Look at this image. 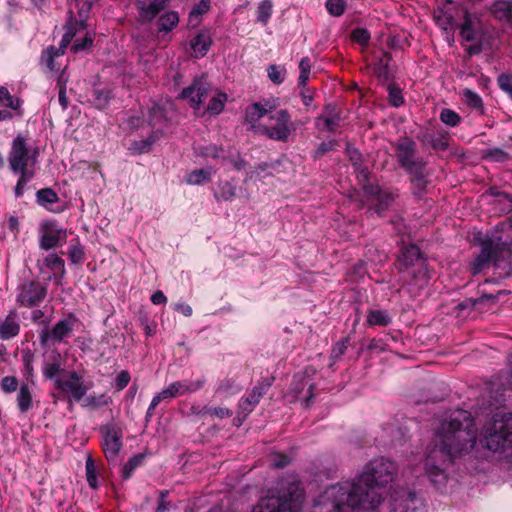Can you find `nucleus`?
I'll use <instances>...</instances> for the list:
<instances>
[{
  "mask_svg": "<svg viewBox=\"0 0 512 512\" xmlns=\"http://www.w3.org/2000/svg\"><path fill=\"white\" fill-rule=\"evenodd\" d=\"M86 478L89 486L93 489H96L98 486L97 471L94 460L91 456H88L86 460Z\"/></svg>",
  "mask_w": 512,
  "mask_h": 512,
  "instance_id": "obj_43",
  "label": "nucleus"
},
{
  "mask_svg": "<svg viewBox=\"0 0 512 512\" xmlns=\"http://www.w3.org/2000/svg\"><path fill=\"white\" fill-rule=\"evenodd\" d=\"M0 105L18 110L20 108V100L14 98L7 88L0 86Z\"/></svg>",
  "mask_w": 512,
  "mask_h": 512,
  "instance_id": "obj_40",
  "label": "nucleus"
},
{
  "mask_svg": "<svg viewBox=\"0 0 512 512\" xmlns=\"http://www.w3.org/2000/svg\"><path fill=\"white\" fill-rule=\"evenodd\" d=\"M206 380L204 377L196 380V381H182V382H173L167 388L161 391V396L164 400H168L179 395H184L186 393H192L200 390Z\"/></svg>",
  "mask_w": 512,
  "mask_h": 512,
  "instance_id": "obj_18",
  "label": "nucleus"
},
{
  "mask_svg": "<svg viewBox=\"0 0 512 512\" xmlns=\"http://www.w3.org/2000/svg\"><path fill=\"white\" fill-rule=\"evenodd\" d=\"M93 44V38L91 35L87 34L83 39L76 40L71 47V51L74 53H78L80 51H84L87 48L91 47Z\"/></svg>",
  "mask_w": 512,
  "mask_h": 512,
  "instance_id": "obj_54",
  "label": "nucleus"
},
{
  "mask_svg": "<svg viewBox=\"0 0 512 512\" xmlns=\"http://www.w3.org/2000/svg\"><path fill=\"white\" fill-rule=\"evenodd\" d=\"M211 44V38L206 32H200L191 41V48L201 56L205 55Z\"/></svg>",
  "mask_w": 512,
  "mask_h": 512,
  "instance_id": "obj_30",
  "label": "nucleus"
},
{
  "mask_svg": "<svg viewBox=\"0 0 512 512\" xmlns=\"http://www.w3.org/2000/svg\"><path fill=\"white\" fill-rule=\"evenodd\" d=\"M103 435V451L108 461L116 460L122 447V431L115 425L107 424L101 427Z\"/></svg>",
  "mask_w": 512,
  "mask_h": 512,
  "instance_id": "obj_11",
  "label": "nucleus"
},
{
  "mask_svg": "<svg viewBox=\"0 0 512 512\" xmlns=\"http://www.w3.org/2000/svg\"><path fill=\"white\" fill-rule=\"evenodd\" d=\"M345 0H327L326 1V9L327 11L335 17H339L344 13L345 10Z\"/></svg>",
  "mask_w": 512,
  "mask_h": 512,
  "instance_id": "obj_46",
  "label": "nucleus"
},
{
  "mask_svg": "<svg viewBox=\"0 0 512 512\" xmlns=\"http://www.w3.org/2000/svg\"><path fill=\"white\" fill-rule=\"evenodd\" d=\"M62 370V357L61 355L53 351L51 361L45 363L43 368V374L46 378L52 379Z\"/></svg>",
  "mask_w": 512,
  "mask_h": 512,
  "instance_id": "obj_29",
  "label": "nucleus"
},
{
  "mask_svg": "<svg viewBox=\"0 0 512 512\" xmlns=\"http://www.w3.org/2000/svg\"><path fill=\"white\" fill-rule=\"evenodd\" d=\"M272 109L273 106H268V103H266L265 105H262L260 103H254L246 109V122L251 124L252 127H255L257 122Z\"/></svg>",
  "mask_w": 512,
  "mask_h": 512,
  "instance_id": "obj_27",
  "label": "nucleus"
},
{
  "mask_svg": "<svg viewBox=\"0 0 512 512\" xmlns=\"http://www.w3.org/2000/svg\"><path fill=\"white\" fill-rule=\"evenodd\" d=\"M465 11V8L449 1L434 12V20L439 27L448 30L456 24V19L462 17Z\"/></svg>",
  "mask_w": 512,
  "mask_h": 512,
  "instance_id": "obj_16",
  "label": "nucleus"
},
{
  "mask_svg": "<svg viewBox=\"0 0 512 512\" xmlns=\"http://www.w3.org/2000/svg\"><path fill=\"white\" fill-rule=\"evenodd\" d=\"M210 9V0H201L195 5L189 14V24L196 26L198 24V18L202 14H205Z\"/></svg>",
  "mask_w": 512,
  "mask_h": 512,
  "instance_id": "obj_35",
  "label": "nucleus"
},
{
  "mask_svg": "<svg viewBox=\"0 0 512 512\" xmlns=\"http://www.w3.org/2000/svg\"><path fill=\"white\" fill-rule=\"evenodd\" d=\"M273 3L271 0H263L257 7V21L262 25H267L272 15Z\"/></svg>",
  "mask_w": 512,
  "mask_h": 512,
  "instance_id": "obj_34",
  "label": "nucleus"
},
{
  "mask_svg": "<svg viewBox=\"0 0 512 512\" xmlns=\"http://www.w3.org/2000/svg\"><path fill=\"white\" fill-rule=\"evenodd\" d=\"M267 71L268 77L273 83L281 84L284 81L285 68L273 64L268 67Z\"/></svg>",
  "mask_w": 512,
  "mask_h": 512,
  "instance_id": "obj_45",
  "label": "nucleus"
},
{
  "mask_svg": "<svg viewBox=\"0 0 512 512\" xmlns=\"http://www.w3.org/2000/svg\"><path fill=\"white\" fill-rule=\"evenodd\" d=\"M109 91L96 90L95 91V104L98 108H105L109 102Z\"/></svg>",
  "mask_w": 512,
  "mask_h": 512,
  "instance_id": "obj_60",
  "label": "nucleus"
},
{
  "mask_svg": "<svg viewBox=\"0 0 512 512\" xmlns=\"http://www.w3.org/2000/svg\"><path fill=\"white\" fill-rule=\"evenodd\" d=\"M72 35V32H69L67 35H63L59 48L50 46L43 51L41 61L50 71L59 69L55 64V58L60 57L65 53L66 48L72 41Z\"/></svg>",
  "mask_w": 512,
  "mask_h": 512,
  "instance_id": "obj_21",
  "label": "nucleus"
},
{
  "mask_svg": "<svg viewBox=\"0 0 512 512\" xmlns=\"http://www.w3.org/2000/svg\"><path fill=\"white\" fill-rule=\"evenodd\" d=\"M489 10L496 19L512 24V0H495Z\"/></svg>",
  "mask_w": 512,
  "mask_h": 512,
  "instance_id": "obj_25",
  "label": "nucleus"
},
{
  "mask_svg": "<svg viewBox=\"0 0 512 512\" xmlns=\"http://www.w3.org/2000/svg\"><path fill=\"white\" fill-rule=\"evenodd\" d=\"M46 288L39 282L29 281L20 287L17 301L25 307L37 306L44 300Z\"/></svg>",
  "mask_w": 512,
  "mask_h": 512,
  "instance_id": "obj_14",
  "label": "nucleus"
},
{
  "mask_svg": "<svg viewBox=\"0 0 512 512\" xmlns=\"http://www.w3.org/2000/svg\"><path fill=\"white\" fill-rule=\"evenodd\" d=\"M9 166L14 173L34 172L30 168V162L34 164L35 156L29 155L26 139L18 135L12 142L8 156Z\"/></svg>",
  "mask_w": 512,
  "mask_h": 512,
  "instance_id": "obj_9",
  "label": "nucleus"
},
{
  "mask_svg": "<svg viewBox=\"0 0 512 512\" xmlns=\"http://www.w3.org/2000/svg\"><path fill=\"white\" fill-rule=\"evenodd\" d=\"M462 17L464 18V23L460 27V34L464 40L472 41L475 39L474 20L467 11L464 12Z\"/></svg>",
  "mask_w": 512,
  "mask_h": 512,
  "instance_id": "obj_32",
  "label": "nucleus"
},
{
  "mask_svg": "<svg viewBox=\"0 0 512 512\" xmlns=\"http://www.w3.org/2000/svg\"><path fill=\"white\" fill-rule=\"evenodd\" d=\"M87 24H86V21L85 19H80V20H74V21H70L67 25H66V31L64 33V35H67L69 32H72V39L74 38V36L81 30H84L86 28Z\"/></svg>",
  "mask_w": 512,
  "mask_h": 512,
  "instance_id": "obj_55",
  "label": "nucleus"
},
{
  "mask_svg": "<svg viewBox=\"0 0 512 512\" xmlns=\"http://www.w3.org/2000/svg\"><path fill=\"white\" fill-rule=\"evenodd\" d=\"M367 321L370 325L387 326L390 324L391 318L386 311L373 310L369 312Z\"/></svg>",
  "mask_w": 512,
  "mask_h": 512,
  "instance_id": "obj_37",
  "label": "nucleus"
},
{
  "mask_svg": "<svg viewBox=\"0 0 512 512\" xmlns=\"http://www.w3.org/2000/svg\"><path fill=\"white\" fill-rule=\"evenodd\" d=\"M19 332V325L16 321V315H9L3 323L0 324V338L10 339Z\"/></svg>",
  "mask_w": 512,
  "mask_h": 512,
  "instance_id": "obj_28",
  "label": "nucleus"
},
{
  "mask_svg": "<svg viewBox=\"0 0 512 512\" xmlns=\"http://www.w3.org/2000/svg\"><path fill=\"white\" fill-rule=\"evenodd\" d=\"M149 111V118L152 125H155L164 118L163 109L157 104H153Z\"/></svg>",
  "mask_w": 512,
  "mask_h": 512,
  "instance_id": "obj_63",
  "label": "nucleus"
},
{
  "mask_svg": "<svg viewBox=\"0 0 512 512\" xmlns=\"http://www.w3.org/2000/svg\"><path fill=\"white\" fill-rule=\"evenodd\" d=\"M17 386L18 380L14 376H6L1 381V387L7 393L15 391L17 389Z\"/></svg>",
  "mask_w": 512,
  "mask_h": 512,
  "instance_id": "obj_61",
  "label": "nucleus"
},
{
  "mask_svg": "<svg viewBox=\"0 0 512 512\" xmlns=\"http://www.w3.org/2000/svg\"><path fill=\"white\" fill-rule=\"evenodd\" d=\"M497 82L499 87L512 99V77L507 74H501L498 76Z\"/></svg>",
  "mask_w": 512,
  "mask_h": 512,
  "instance_id": "obj_58",
  "label": "nucleus"
},
{
  "mask_svg": "<svg viewBox=\"0 0 512 512\" xmlns=\"http://www.w3.org/2000/svg\"><path fill=\"white\" fill-rule=\"evenodd\" d=\"M400 262L408 269V274L415 280V284L423 287L429 280L428 270L424 266L420 249L411 245L405 248L399 258Z\"/></svg>",
  "mask_w": 512,
  "mask_h": 512,
  "instance_id": "obj_7",
  "label": "nucleus"
},
{
  "mask_svg": "<svg viewBox=\"0 0 512 512\" xmlns=\"http://www.w3.org/2000/svg\"><path fill=\"white\" fill-rule=\"evenodd\" d=\"M395 156L399 165L413 176V183L423 188L425 186V166L426 163L417 156V145L409 137H402L393 143Z\"/></svg>",
  "mask_w": 512,
  "mask_h": 512,
  "instance_id": "obj_5",
  "label": "nucleus"
},
{
  "mask_svg": "<svg viewBox=\"0 0 512 512\" xmlns=\"http://www.w3.org/2000/svg\"><path fill=\"white\" fill-rule=\"evenodd\" d=\"M485 157L495 162H504L509 159L508 154L499 148L487 150Z\"/></svg>",
  "mask_w": 512,
  "mask_h": 512,
  "instance_id": "obj_56",
  "label": "nucleus"
},
{
  "mask_svg": "<svg viewBox=\"0 0 512 512\" xmlns=\"http://www.w3.org/2000/svg\"><path fill=\"white\" fill-rule=\"evenodd\" d=\"M273 378H267L255 386L249 395L242 398L239 402V409L247 416L253 408L259 403L260 399L272 385Z\"/></svg>",
  "mask_w": 512,
  "mask_h": 512,
  "instance_id": "obj_19",
  "label": "nucleus"
},
{
  "mask_svg": "<svg viewBox=\"0 0 512 512\" xmlns=\"http://www.w3.org/2000/svg\"><path fill=\"white\" fill-rule=\"evenodd\" d=\"M392 512H422V501L415 492L403 490L397 492L392 500Z\"/></svg>",
  "mask_w": 512,
  "mask_h": 512,
  "instance_id": "obj_15",
  "label": "nucleus"
},
{
  "mask_svg": "<svg viewBox=\"0 0 512 512\" xmlns=\"http://www.w3.org/2000/svg\"><path fill=\"white\" fill-rule=\"evenodd\" d=\"M300 75L298 79V84L301 87H305L307 81L309 79L310 70H311V61L308 57H304L301 59L299 63Z\"/></svg>",
  "mask_w": 512,
  "mask_h": 512,
  "instance_id": "obj_42",
  "label": "nucleus"
},
{
  "mask_svg": "<svg viewBox=\"0 0 512 512\" xmlns=\"http://www.w3.org/2000/svg\"><path fill=\"white\" fill-rule=\"evenodd\" d=\"M270 119L275 120V124L271 126H261V133L273 140L283 142L287 141L292 131V124L288 111L279 110L275 115L271 116Z\"/></svg>",
  "mask_w": 512,
  "mask_h": 512,
  "instance_id": "obj_10",
  "label": "nucleus"
},
{
  "mask_svg": "<svg viewBox=\"0 0 512 512\" xmlns=\"http://www.w3.org/2000/svg\"><path fill=\"white\" fill-rule=\"evenodd\" d=\"M349 343V338H343L342 340L338 341L331 351V358L333 360L339 359L347 350Z\"/></svg>",
  "mask_w": 512,
  "mask_h": 512,
  "instance_id": "obj_53",
  "label": "nucleus"
},
{
  "mask_svg": "<svg viewBox=\"0 0 512 512\" xmlns=\"http://www.w3.org/2000/svg\"><path fill=\"white\" fill-rule=\"evenodd\" d=\"M512 254V242L501 240V238H487L482 242L480 254L472 264V273L478 274L483 269L494 263L500 266L501 262L507 261Z\"/></svg>",
  "mask_w": 512,
  "mask_h": 512,
  "instance_id": "obj_6",
  "label": "nucleus"
},
{
  "mask_svg": "<svg viewBox=\"0 0 512 512\" xmlns=\"http://www.w3.org/2000/svg\"><path fill=\"white\" fill-rule=\"evenodd\" d=\"M352 39L359 44L365 45L370 39V34L366 29L357 28L352 32Z\"/></svg>",
  "mask_w": 512,
  "mask_h": 512,
  "instance_id": "obj_59",
  "label": "nucleus"
},
{
  "mask_svg": "<svg viewBox=\"0 0 512 512\" xmlns=\"http://www.w3.org/2000/svg\"><path fill=\"white\" fill-rule=\"evenodd\" d=\"M506 294L505 290H500L496 294H485L479 298H468L458 304L460 310L474 309L485 303H495L500 295Z\"/></svg>",
  "mask_w": 512,
  "mask_h": 512,
  "instance_id": "obj_26",
  "label": "nucleus"
},
{
  "mask_svg": "<svg viewBox=\"0 0 512 512\" xmlns=\"http://www.w3.org/2000/svg\"><path fill=\"white\" fill-rule=\"evenodd\" d=\"M168 0H142L137 4L140 15L143 19L151 21L155 16L165 8Z\"/></svg>",
  "mask_w": 512,
  "mask_h": 512,
  "instance_id": "obj_23",
  "label": "nucleus"
},
{
  "mask_svg": "<svg viewBox=\"0 0 512 512\" xmlns=\"http://www.w3.org/2000/svg\"><path fill=\"white\" fill-rule=\"evenodd\" d=\"M389 61L390 55L387 52H383L382 57L376 63V73L378 77L388 79L389 77Z\"/></svg>",
  "mask_w": 512,
  "mask_h": 512,
  "instance_id": "obj_44",
  "label": "nucleus"
},
{
  "mask_svg": "<svg viewBox=\"0 0 512 512\" xmlns=\"http://www.w3.org/2000/svg\"><path fill=\"white\" fill-rule=\"evenodd\" d=\"M227 100V96L224 93H217L211 97V100L207 106V111L211 114H219L224 107V103Z\"/></svg>",
  "mask_w": 512,
  "mask_h": 512,
  "instance_id": "obj_39",
  "label": "nucleus"
},
{
  "mask_svg": "<svg viewBox=\"0 0 512 512\" xmlns=\"http://www.w3.org/2000/svg\"><path fill=\"white\" fill-rule=\"evenodd\" d=\"M59 200L57 194L50 188L41 189L37 192V201L40 205L48 207Z\"/></svg>",
  "mask_w": 512,
  "mask_h": 512,
  "instance_id": "obj_41",
  "label": "nucleus"
},
{
  "mask_svg": "<svg viewBox=\"0 0 512 512\" xmlns=\"http://www.w3.org/2000/svg\"><path fill=\"white\" fill-rule=\"evenodd\" d=\"M77 323L78 320L73 315L59 320L52 328V340L62 342L66 337L72 334Z\"/></svg>",
  "mask_w": 512,
  "mask_h": 512,
  "instance_id": "obj_22",
  "label": "nucleus"
},
{
  "mask_svg": "<svg viewBox=\"0 0 512 512\" xmlns=\"http://www.w3.org/2000/svg\"><path fill=\"white\" fill-rule=\"evenodd\" d=\"M197 151H199V153L204 157L218 158L222 152V149L216 145L209 144L199 147Z\"/></svg>",
  "mask_w": 512,
  "mask_h": 512,
  "instance_id": "obj_57",
  "label": "nucleus"
},
{
  "mask_svg": "<svg viewBox=\"0 0 512 512\" xmlns=\"http://www.w3.org/2000/svg\"><path fill=\"white\" fill-rule=\"evenodd\" d=\"M363 189L367 195L375 197V200L377 201L375 205V212L378 215H381L392 202L391 195L388 193H382L378 186L363 184Z\"/></svg>",
  "mask_w": 512,
  "mask_h": 512,
  "instance_id": "obj_24",
  "label": "nucleus"
},
{
  "mask_svg": "<svg viewBox=\"0 0 512 512\" xmlns=\"http://www.w3.org/2000/svg\"><path fill=\"white\" fill-rule=\"evenodd\" d=\"M18 407L22 412L27 411L32 404L31 392L27 384H23L20 387L17 396Z\"/></svg>",
  "mask_w": 512,
  "mask_h": 512,
  "instance_id": "obj_36",
  "label": "nucleus"
},
{
  "mask_svg": "<svg viewBox=\"0 0 512 512\" xmlns=\"http://www.w3.org/2000/svg\"><path fill=\"white\" fill-rule=\"evenodd\" d=\"M66 230L59 227L55 222H44L41 224L40 247L50 250L66 242Z\"/></svg>",
  "mask_w": 512,
  "mask_h": 512,
  "instance_id": "obj_13",
  "label": "nucleus"
},
{
  "mask_svg": "<svg viewBox=\"0 0 512 512\" xmlns=\"http://www.w3.org/2000/svg\"><path fill=\"white\" fill-rule=\"evenodd\" d=\"M480 442L493 452L512 448V413H495L483 427Z\"/></svg>",
  "mask_w": 512,
  "mask_h": 512,
  "instance_id": "obj_3",
  "label": "nucleus"
},
{
  "mask_svg": "<svg viewBox=\"0 0 512 512\" xmlns=\"http://www.w3.org/2000/svg\"><path fill=\"white\" fill-rule=\"evenodd\" d=\"M45 264L54 272H64V261L56 254L47 256Z\"/></svg>",
  "mask_w": 512,
  "mask_h": 512,
  "instance_id": "obj_49",
  "label": "nucleus"
},
{
  "mask_svg": "<svg viewBox=\"0 0 512 512\" xmlns=\"http://www.w3.org/2000/svg\"><path fill=\"white\" fill-rule=\"evenodd\" d=\"M440 120L451 127L456 126L460 122V116L451 109H442L440 113Z\"/></svg>",
  "mask_w": 512,
  "mask_h": 512,
  "instance_id": "obj_48",
  "label": "nucleus"
},
{
  "mask_svg": "<svg viewBox=\"0 0 512 512\" xmlns=\"http://www.w3.org/2000/svg\"><path fill=\"white\" fill-rule=\"evenodd\" d=\"M342 123L340 112L333 104H326L322 114L316 118V126L320 130L335 131Z\"/></svg>",
  "mask_w": 512,
  "mask_h": 512,
  "instance_id": "obj_20",
  "label": "nucleus"
},
{
  "mask_svg": "<svg viewBox=\"0 0 512 512\" xmlns=\"http://www.w3.org/2000/svg\"><path fill=\"white\" fill-rule=\"evenodd\" d=\"M19 179L15 187L16 197H21L24 192L25 185L34 177V172L18 173Z\"/></svg>",
  "mask_w": 512,
  "mask_h": 512,
  "instance_id": "obj_50",
  "label": "nucleus"
},
{
  "mask_svg": "<svg viewBox=\"0 0 512 512\" xmlns=\"http://www.w3.org/2000/svg\"><path fill=\"white\" fill-rule=\"evenodd\" d=\"M211 179V173L209 170L198 169L192 171L188 177L187 182L192 185H200L209 182Z\"/></svg>",
  "mask_w": 512,
  "mask_h": 512,
  "instance_id": "obj_38",
  "label": "nucleus"
},
{
  "mask_svg": "<svg viewBox=\"0 0 512 512\" xmlns=\"http://www.w3.org/2000/svg\"><path fill=\"white\" fill-rule=\"evenodd\" d=\"M236 196V188L230 182L221 181L218 184V191L215 192L217 201H231Z\"/></svg>",
  "mask_w": 512,
  "mask_h": 512,
  "instance_id": "obj_31",
  "label": "nucleus"
},
{
  "mask_svg": "<svg viewBox=\"0 0 512 512\" xmlns=\"http://www.w3.org/2000/svg\"><path fill=\"white\" fill-rule=\"evenodd\" d=\"M179 22V16L176 12L171 11L163 14L159 20V31L160 32H169L171 31Z\"/></svg>",
  "mask_w": 512,
  "mask_h": 512,
  "instance_id": "obj_33",
  "label": "nucleus"
},
{
  "mask_svg": "<svg viewBox=\"0 0 512 512\" xmlns=\"http://www.w3.org/2000/svg\"><path fill=\"white\" fill-rule=\"evenodd\" d=\"M55 386L61 391L71 394L76 401H80L88 390L76 372H71L67 378L56 379Z\"/></svg>",
  "mask_w": 512,
  "mask_h": 512,
  "instance_id": "obj_17",
  "label": "nucleus"
},
{
  "mask_svg": "<svg viewBox=\"0 0 512 512\" xmlns=\"http://www.w3.org/2000/svg\"><path fill=\"white\" fill-rule=\"evenodd\" d=\"M212 94V86L204 79H196L190 86L184 88L180 94L182 99L189 100L191 106L199 109L205 99Z\"/></svg>",
  "mask_w": 512,
  "mask_h": 512,
  "instance_id": "obj_12",
  "label": "nucleus"
},
{
  "mask_svg": "<svg viewBox=\"0 0 512 512\" xmlns=\"http://www.w3.org/2000/svg\"><path fill=\"white\" fill-rule=\"evenodd\" d=\"M143 460V456L137 455L128 460V462L124 465L122 469V477L123 479H128L131 477L133 471L136 467H138Z\"/></svg>",
  "mask_w": 512,
  "mask_h": 512,
  "instance_id": "obj_47",
  "label": "nucleus"
},
{
  "mask_svg": "<svg viewBox=\"0 0 512 512\" xmlns=\"http://www.w3.org/2000/svg\"><path fill=\"white\" fill-rule=\"evenodd\" d=\"M315 373L312 368H307L303 372L294 375L288 396H291L290 402L303 401L305 407L310 405L313 398L315 383L311 376Z\"/></svg>",
  "mask_w": 512,
  "mask_h": 512,
  "instance_id": "obj_8",
  "label": "nucleus"
},
{
  "mask_svg": "<svg viewBox=\"0 0 512 512\" xmlns=\"http://www.w3.org/2000/svg\"><path fill=\"white\" fill-rule=\"evenodd\" d=\"M155 142L154 137H149L146 140H141L139 142H134L130 146V150H132L135 153H145L148 152L151 145Z\"/></svg>",
  "mask_w": 512,
  "mask_h": 512,
  "instance_id": "obj_51",
  "label": "nucleus"
},
{
  "mask_svg": "<svg viewBox=\"0 0 512 512\" xmlns=\"http://www.w3.org/2000/svg\"><path fill=\"white\" fill-rule=\"evenodd\" d=\"M397 466L380 457L370 461L353 482L328 487L317 499L314 512H354L374 509L383 499L382 489L392 482Z\"/></svg>",
  "mask_w": 512,
  "mask_h": 512,
  "instance_id": "obj_1",
  "label": "nucleus"
},
{
  "mask_svg": "<svg viewBox=\"0 0 512 512\" xmlns=\"http://www.w3.org/2000/svg\"><path fill=\"white\" fill-rule=\"evenodd\" d=\"M304 492L301 484L292 481L283 486L279 496H269L262 499L252 512H301Z\"/></svg>",
  "mask_w": 512,
  "mask_h": 512,
  "instance_id": "obj_4",
  "label": "nucleus"
},
{
  "mask_svg": "<svg viewBox=\"0 0 512 512\" xmlns=\"http://www.w3.org/2000/svg\"><path fill=\"white\" fill-rule=\"evenodd\" d=\"M389 99L392 105L395 107L400 106L403 103V96L401 90L398 88H389Z\"/></svg>",
  "mask_w": 512,
  "mask_h": 512,
  "instance_id": "obj_64",
  "label": "nucleus"
},
{
  "mask_svg": "<svg viewBox=\"0 0 512 512\" xmlns=\"http://www.w3.org/2000/svg\"><path fill=\"white\" fill-rule=\"evenodd\" d=\"M69 257L73 263H80L84 257L83 248L78 244L71 245L69 248Z\"/></svg>",
  "mask_w": 512,
  "mask_h": 512,
  "instance_id": "obj_62",
  "label": "nucleus"
},
{
  "mask_svg": "<svg viewBox=\"0 0 512 512\" xmlns=\"http://www.w3.org/2000/svg\"><path fill=\"white\" fill-rule=\"evenodd\" d=\"M434 446L425 460L430 481L441 488L446 482L445 468L456 456L470 452L476 444V428L471 414L455 410L444 417L437 428Z\"/></svg>",
  "mask_w": 512,
  "mask_h": 512,
  "instance_id": "obj_2",
  "label": "nucleus"
},
{
  "mask_svg": "<svg viewBox=\"0 0 512 512\" xmlns=\"http://www.w3.org/2000/svg\"><path fill=\"white\" fill-rule=\"evenodd\" d=\"M463 95L465 97V100L467 104L475 109H479L482 107V99L481 97L473 92L472 90L466 89L463 92Z\"/></svg>",
  "mask_w": 512,
  "mask_h": 512,
  "instance_id": "obj_52",
  "label": "nucleus"
}]
</instances>
